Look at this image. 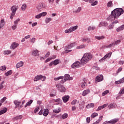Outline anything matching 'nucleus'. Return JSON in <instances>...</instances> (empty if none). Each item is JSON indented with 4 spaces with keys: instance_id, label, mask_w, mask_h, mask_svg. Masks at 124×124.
I'll use <instances>...</instances> for the list:
<instances>
[{
    "instance_id": "nucleus-39",
    "label": "nucleus",
    "mask_w": 124,
    "mask_h": 124,
    "mask_svg": "<svg viewBox=\"0 0 124 124\" xmlns=\"http://www.w3.org/2000/svg\"><path fill=\"white\" fill-rule=\"evenodd\" d=\"M95 29V27L94 26H89L88 28V31H93V30Z\"/></svg>"
},
{
    "instance_id": "nucleus-46",
    "label": "nucleus",
    "mask_w": 124,
    "mask_h": 124,
    "mask_svg": "<svg viewBox=\"0 0 124 124\" xmlns=\"http://www.w3.org/2000/svg\"><path fill=\"white\" fill-rule=\"evenodd\" d=\"M98 114L96 112H94L91 115V118H95V117H97Z\"/></svg>"
},
{
    "instance_id": "nucleus-1",
    "label": "nucleus",
    "mask_w": 124,
    "mask_h": 124,
    "mask_svg": "<svg viewBox=\"0 0 124 124\" xmlns=\"http://www.w3.org/2000/svg\"><path fill=\"white\" fill-rule=\"evenodd\" d=\"M124 11L122 8L115 9L111 13V15L108 17L107 19L110 21H114L115 19L119 18L122 14H124Z\"/></svg>"
},
{
    "instance_id": "nucleus-32",
    "label": "nucleus",
    "mask_w": 124,
    "mask_h": 124,
    "mask_svg": "<svg viewBox=\"0 0 124 124\" xmlns=\"http://www.w3.org/2000/svg\"><path fill=\"white\" fill-rule=\"evenodd\" d=\"M86 47V45H81L80 46H78L76 47V49H83V48Z\"/></svg>"
},
{
    "instance_id": "nucleus-49",
    "label": "nucleus",
    "mask_w": 124,
    "mask_h": 124,
    "mask_svg": "<svg viewBox=\"0 0 124 124\" xmlns=\"http://www.w3.org/2000/svg\"><path fill=\"white\" fill-rule=\"evenodd\" d=\"M3 84H4V81H3L1 82V83L0 84V90H2V89H3L4 86L2 85Z\"/></svg>"
},
{
    "instance_id": "nucleus-8",
    "label": "nucleus",
    "mask_w": 124,
    "mask_h": 124,
    "mask_svg": "<svg viewBox=\"0 0 124 124\" xmlns=\"http://www.w3.org/2000/svg\"><path fill=\"white\" fill-rule=\"evenodd\" d=\"M80 64L81 63L79 61H77L72 65V68H78L80 66Z\"/></svg>"
},
{
    "instance_id": "nucleus-22",
    "label": "nucleus",
    "mask_w": 124,
    "mask_h": 124,
    "mask_svg": "<svg viewBox=\"0 0 124 124\" xmlns=\"http://www.w3.org/2000/svg\"><path fill=\"white\" fill-rule=\"evenodd\" d=\"M123 83H124V78H122L120 80L116 81L115 82V84H116V85H118L119 84H122Z\"/></svg>"
},
{
    "instance_id": "nucleus-47",
    "label": "nucleus",
    "mask_w": 124,
    "mask_h": 124,
    "mask_svg": "<svg viewBox=\"0 0 124 124\" xmlns=\"http://www.w3.org/2000/svg\"><path fill=\"white\" fill-rule=\"evenodd\" d=\"M108 108L109 109H113V108H115V106L113 104H110L108 106Z\"/></svg>"
},
{
    "instance_id": "nucleus-37",
    "label": "nucleus",
    "mask_w": 124,
    "mask_h": 124,
    "mask_svg": "<svg viewBox=\"0 0 124 124\" xmlns=\"http://www.w3.org/2000/svg\"><path fill=\"white\" fill-rule=\"evenodd\" d=\"M82 41H83V42H87V43H89L91 40L88 38H84L83 39Z\"/></svg>"
},
{
    "instance_id": "nucleus-30",
    "label": "nucleus",
    "mask_w": 124,
    "mask_h": 124,
    "mask_svg": "<svg viewBox=\"0 0 124 124\" xmlns=\"http://www.w3.org/2000/svg\"><path fill=\"white\" fill-rule=\"evenodd\" d=\"M124 29V25H122L121 27H119L116 29V31L119 32L121 31H123Z\"/></svg>"
},
{
    "instance_id": "nucleus-31",
    "label": "nucleus",
    "mask_w": 124,
    "mask_h": 124,
    "mask_svg": "<svg viewBox=\"0 0 124 124\" xmlns=\"http://www.w3.org/2000/svg\"><path fill=\"white\" fill-rule=\"evenodd\" d=\"M95 38L96 39H97L98 40H101V39H104V38H105V37L104 36H95Z\"/></svg>"
},
{
    "instance_id": "nucleus-11",
    "label": "nucleus",
    "mask_w": 124,
    "mask_h": 124,
    "mask_svg": "<svg viewBox=\"0 0 124 124\" xmlns=\"http://www.w3.org/2000/svg\"><path fill=\"white\" fill-rule=\"evenodd\" d=\"M111 56H112V52H109L108 54H107L104 57H103L101 59L102 61H104V60L106 59H110V58H111Z\"/></svg>"
},
{
    "instance_id": "nucleus-38",
    "label": "nucleus",
    "mask_w": 124,
    "mask_h": 124,
    "mask_svg": "<svg viewBox=\"0 0 124 124\" xmlns=\"http://www.w3.org/2000/svg\"><path fill=\"white\" fill-rule=\"evenodd\" d=\"M101 81H103V78H95V83H98V82H101Z\"/></svg>"
},
{
    "instance_id": "nucleus-15",
    "label": "nucleus",
    "mask_w": 124,
    "mask_h": 124,
    "mask_svg": "<svg viewBox=\"0 0 124 124\" xmlns=\"http://www.w3.org/2000/svg\"><path fill=\"white\" fill-rule=\"evenodd\" d=\"M14 103L16 105L15 108H20L19 106L21 105L20 101L16 100L14 101Z\"/></svg>"
},
{
    "instance_id": "nucleus-3",
    "label": "nucleus",
    "mask_w": 124,
    "mask_h": 124,
    "mask_svg": "<svg viewBox=\"0 0 124 124\" xmlns=\"http://www.w3.org/2000/svg\"><path fill=\"white\" fill-rule=\"evenodd\" d=\"M17 9H18V7L16 5L13 6L11 7V11L12 12L10 16V19H11V20H12V19H13V17L15 16V14Z\"/></svg>"
},
{
    "instance_id": "nucleus-7",
    "label": "nucleus",
    "mask_w": 124,
    "mask_h": 124,
    "mask_svg": "<svg viewBox=\"0 0 124 124\" xmlns=\"http://www.w3.org/2000/svg\"><path fill=\"white\" fill-rule=\"evenodd\" d=\"M118 121H119V119L115 118L109 121H105L103 123V124H115L116 123H117Z\"/></svg>"
},
{
    "instance_id": "nucleus-21",
    "label": "nucleus",
    "mask_w": 124,
    "mask_h": 124,
    "mask_svg": "<svg viewBox=\"0 0 124 124\" xmlns=\"http://www.w3.org/2000/svg\"><path fill=\"white\" fill-rule=\"evenodd\" d=\"M103 118V116H101L98 120H97L95 122L93 123V124H99L101 121H102V119Z\"/></svg>"
},
{
    "instance_id": "nucleus-34",
    "label": "nucleus",
    "mask_w": 124,
    "mask_h": 124,
    "mask_svg": "<svg viewBox=\"0 0 124 124\" xmlns=\"http://www.w3.org/2000/svg\"><path fill=\"white\" fill-rule=\"evenodd\" d=\"M0 70L1 71H4V70H6V66L3 65L0 67Z\"/></svg>"
},
{
    "instance_id": "nucleus-18",
    "label": "nucleus",
    "mask_w": 124,
    "mask_h": 124,
    "mask_svg": "<svg viewBox=\"0 0 124 124\" xmlns=\"http://www.w3.org/2000/svg\"><path fill=\"white\" fill-rule=\"evenodd\" d=\"M90 93H91V91H90V89H87L83 92L82 95L83 96H86V95H87V94H89Z\"/></svg>"
},
{
    "instance_id": "nucleus-36",
    "label": "nucleus",
    "mask_w": 124,
    "mask_h": 124,
    "mask_svg": "<svg viewBox=\"0 0 124 124\" xmlns=\"http://www.w3.org/2000/svg\"><path fill=\"white\" fill-rule=\"evenodd\" d=\"M53 112L54 113H56V114L58 113H60V112H61V108H58V109H53Z\"/></svg>"
},
{
    "instance_id": "nucleus-51",
    "label": "nucleus",
    "mask_w": 124,
    "mask_h": 124,
    "mask_svg": "<svg viewBox=\"0 0 124 124\" xmlns=\"http://www.w3.org/2000/svg\"><path fill=\"white\" fill-rule=\"evenodd\" d=\"M20 18H18L16 20L14 21L15 25H17L18 26V23H19V22H20Z\"/></svg>"
},
{
    "instance_id": "nucleus-62",
    "label": "nucleus",
    "mask_w": 124,
    "mask_h": 124,
    "mask_svg": "<svg viewBox=\"0 0 124 124\" xmlns=\"http://www.w3.org/2000/svg\"><path fill=\"white\" fill-rule=\"evenodd\" d=\"M39 111V108H36L34 110V113H37Z\"/></svg>"
},
{
    "instance_id": "nucleus-55",
    "label": "nucleus",
    "mask_w": 124,
    "mask_h": 124,
    "mask_svg": "<svg viewBox=\"0 0 124 124\" xmlns=\"http://www.w3.org/2000/svg\"><path fill=\"white\" fill-rule=\"evenodd\" d=\"M17 24H15L12 27V30H13L14 31H15V30H16V29H17Z\"/></svg>"
},
{
    "instance_id": "nucleus-58",
    "label": "nucleus",
    "mask_w": 124,
    "mask_h": 124,
    "mask_svg": "<svg viewBox=\"0 0 124 124\" xmlns=\"http://www.w3.org/2000/svg\"><path fill=\"white\" fill-rule=\"evenodd\" d=\"M35 78H46L45 76H43L42 75H38L35 77Z\"/></svg>"
},
{
    "instance_id": "nucleus-63",
    "label": "nucleus",
    "mask_w": 124,
    "mask_h": 124,
    "mask_svg": "<svg viewBox=\"0 0 124 124\" xmlns=\"http://www.w3.org/2000/svg\"><path fill=\"white\" fill-rule=\"evenodd\" d=\"M96 78H103V75H99L98 76L96 77Z\"/></svg>"
},
{
    "instance_id": "nucleus-19",
    "label": "nucleus",
    "mask_w": 124,
    "mask_h": 124,
    "mask_svg": "<svg viewBox=\"0 0 124 124\" xmlns=\"http://www.w3.org/2000/svg\"><path fill=\"white\" fill-rule=\"evenodd\" d=\"M89 2L90 3H91V5H92V6H94V5H96V4H97L98 2L97 0L94 1V0H90Z\"/></svg>"
},
{
    "instance_id": "nucleus-43",
    "label": "nucleus",
    "mask_w": 124,
    "mask_h": 124,
    "mask_svg": "<svg viewBox=\"0 0 124 124\" xmlns=\"http://www.w3.org/2000/svg\"><path fill=\"white\" fill-rule=\"evenodd\" d=\"M4 55H9L10 54H11V50H5L3 52Z\"/></svg>"
},
{
    "instance_id": "nucleus-53",
    "label": "nucleus",
    "mask_w": 124,
    "mask_h": 124,
    "mask_svg": "<svg viewBox=\"0 0 124 124\" xmlns=\"http://www.w3.org/2000/svg\"><path fill=\"white\" fill-rule=\"evenodd\" d=\"M5 100H6V97H3L0 101V102L1 103H3V102H4V101H5Z\"/></svg>"
},
{
    "instance_id": "nucleus-10",
    "label": "nucleus",
    "mask_w": 124,
    "mask_h": 124,
    "mask_svg": "<svg viewBox=\"0 0 124 124\" xmlns=\"http://www.w3.org/2000/svg\"><path fill=\"white\" fill-rule=\"evenodd\" d=\"M45 7H46V5L45 3L41 2L39 4L37 7V9H42V8H45Z\"/></svg>"
},
{
    "instance_id": "nucleus-61",
    "label": "nucleus",
    "mask_w": 124,
    "mask_h": 124,
    "mask_svg": "<svg viewBox=\"0 0 124 124\" xmlns=\"http://www.w3.org/2000/svg\"><path fill=\"white\" fill-rule=\"evenodd\" d=\"M101 109H103L102 108V106H100L97 108L96 111H100V110H101Z\"/></svg>"
},
{
    "instance_id": "nucleus-27",
    "label": "nucleus",
    "mask_w": 124,
    "mask_h": 124,
    "mask_svg": "<svg viewBox=\"0 0 124 124\" xmlns=\"http://www.w3.org/2000/svg\"><path fill=\"white\" fill-rule=\"evenodd\" d=\"M32 102H33V100H30V101H29L26 103V105L25 106V108L28 107V106H31V103H32Z\"/></svg>"
},
{
    "instance_id": "nucleus-41",
    "label": "nucleus",
    "mask_w": 124,
    "mask_h": 124,
    "mask_svg": "<svg viewBox=\"0 0 124 124\" xmlns=\"http://www.w3.org/2000/svg\"><path fill=\"white\" fill-rule=\"evenodd\" d=\"M26 9H27V5L26 4H24L23 5H22V6L21 7V10L23 11H25V10H26Z\"/></svg>"
},
{
    "instance_id": "nucleus-16",
    "label": "nucleus",
    "mask_w": 124,
    "mask_h": 124,
    "mask_svg": "<svg viewBox=\"0 0 124 124\" xmlns=\"http://www.w3.org/2000/svg\"><path fill=\"white\" fill-rule=\"evenodd\" d=\"M24 66V62L22 61H20L18 62L16 66V68H19V67H22V66Z\"/></svg>"
},
{
    "instance_id": "nucleus-12",
    "label": "nucleus",
    "mask_w": 124,
    "mask_h": 124,
    "mask_svg": "<svg viewBox=\"0 0 124 124\" xmlns=\"http://www.w3.org/2000/svg\"><path fill=\"white\" fill-rule=\"evenodd\" d=\"M19 46V44L16 42H14L11 46L10 48L13 50H14L15 48H17Z\"/></svg>"
},
{
    "instance_id": "nucleus-56",
    "label": "nucleus",
    "mask_w": 124,
    "mask_h": 124,
    "mask_svg": "<svg viewBox=\"0 0 124 124\" xmlns=\"http://www.w3.org/2000/svg\"><path fill=\"white\" fill-rule=\"evenodd\" d=\"M77 102V100L75 99L72 101V102L71 103V104L72 105H75V104H76Z\"/></svg>"
},
{
    "instance_id": "nucleus-26",
    "label": "nucleus",
    "mask_w": 124,
    "mask_h": 124,
    "mask_svg": "<svg viewBox=\"0 0 124 124\" xmlns=\"http://www.w3.org/2000/svg\"><path fill=\"white\" fill-rule=\"evenodd\" d=\"M75 46H76V43H71L70 45L67 46V49H71V48H72L73 47H74Z\"/></svg>"
},
{
    "instance_id": "nucleus-25",
    "label": "nucleus",
    "mask_w": 124,
    "mask_h": 124,
    "mask_svg": "<svg viewBox=\"0 0 124 124\" xmlns=\"http://www.w3.org/2000/svg\"><path fill=\"white\" fill-rule=\"evenodd\" d=\"M93 107H94V104L93 103L89 104L86 106V108L87 109H90V108H93Z\"/></svg>"
},
{
    "instance_id": "nucleus-20",
    "label": "nucleus",
    "mask_w": 124,
    "mask_h": 124,
    "mask_svg": "<svg viewBox=\"0 0 124 124\" xmlns=\"http://www.w3.org/2000/svg\"><path fill=\"white\" fill-rule=\"evenodd\" d=\"M82 8L81 7H78L77 8L74 9L73 12L74 13H79L81 10Z\"/></svg>"
},
{
    "instance_id": "nucleus-6",
    "label": "nucleus",
    "mask_w": 124,
    "mask_h": 124,
    "mask_svg": "<svg viewBox=\"0 0 124 124\" xmlns=\"http://www.w3.org/2000/svg\"><path fill=\"white\" fill-rule=\"evenodd\" d=\"M59 80H60V83L61 84H63L65 82H66L67 80H68V81H71V80H73V78H55L54 81H59Z\"/></svg>"
},
{
    "instance_id": "nucleus-59",
    "label": "nucleus",
    "mask_w": 124,
    "mask_h": 124,
    "mask_svg": "<svg viewBox=\"0 0 124 124\" xmlns=\"http://www.w3.org/2000/svg\"><path fill=\"white\" fill-rule=\"evenodd\" d=\"M120 42H121V40H118L114 42L113 43H114V46H115V45H117V44H119V43H120Z\"/></svg>"
},
{
    "instance_id": "nucleus-54",
    "label": "nucleus",
    "mask_w": 124,
    "mask_h": 124,
    "mask_svg": "<svg viewBox=\"0 0 124 124\" xmlns=\"http://www.w3.org/2000/svg\"><path fill=\"white\" fill-rule=\"evenodd\" d=\"M85 87H87V83L83 82V83H82V84H81V88L84 89V88H85Z\"/></svg>"
},
{
    "instance_id": "nucleus-24",
    "label": "nucleus",
    "mask_w": 124,
    "mask_h": 124,
    "mask_svg": "<svg viewBox=\"0 0 124 124\" xmlns=\"http://www.w3.org/2000/svg\"><path fill=\"white\" fill-rule=\"evenodd\" d=\"M107 6L110 8L113 7V2L112 1H109L107 4Z\"/></svg>"
},
{
    "instance_id": "nucleus-2",
    "label": "nucleus",
    "mask_w": 124,
    "mask_h": 124,
    "mask_svg": "<svg viewBox=\"0 0 124 124\" xmlns=\"http://www.w3.org/2000/svg\"><path fill=\"white\" fill-rule=\"evenodd\" d=\"M93 55L92 54L90 53H86L84 54L80 61L81 64H85V63H87L88 62L91 61Z\"/></svg>"
},
{
    "instance_id": "nucleus-14",
    "label": "nucleus",
    "mask_w": 124,
    "mask_h": 124,
    "mask_svg": "<svg viewBox=\"0 0 124 124\" xmlns=\"http://www.w3.org/2000/svg\"><path fill=\"white\" fill-rule=\"evenodd\" d=\"M4 26H5V21H4V19H1L0 21V29H3Z\"/></svg>"
},
{
    "instance_id": "nucleus-33",
    "label": "nucleus",
    "mask_w": 124,
    "mask_h": 124,
    "mask_svg": "<svg viewBox=\"0 0 124 124\" xmlns=\"http://www.w3.org/2000/svg\"><path fill=\"white\" fill-rule=\"evenodd\" d=\"M12 74V70H10V71L7 72L5 73V76H9Z\"/></svg>"
},
{
    "instance_id": "nucleus-48",
    "label": "nucleus",
    "mask_w": 124,
    "mask_h": 124,
    "mask_svg": "<svg viewBox=\"0 0 124 124\" xmlns=\"http://www.w3.org/2000/svg\"><path fill=\"white\" fill-rule=\"evenodd\" d=\"M52 21V18H46V24H48V23H50Z\"/></svg>"
},
{
    "instance_id": "nucleus-23",
    "label": "nucleus",
    "mask_w": 124,
    "mask_h": 124,
    "mask_svg": "<svg viewBox=\"0 0 124 124\" xmlns=\"http://www.w3.org/2000/svg\"><path fill=\"white\" fill-rule=\"evenodd\" d=\"M48 114H49V110L47 108L44 109L43 112L44 116H45V117H47V116H48Z\"/></svg>"
},
{
    "instance_id": "nucleus-60",
    "label": "nucleus",
    "mask_w": 124,
    "mask_h": 124,
    "mask_svg": "<svg viewBox=\"0 0 124 124\" xmlns=\"http://www.w3.org/2000/svg\"><path fill=\"white\" fill-rule=\"evenodd\" d=\"M36 19H40L41 18V15L40 14L35 16Z\"/></svg>"
},
{
    "instance_id": "nucleus-35",
    "label": "nucleus",
    "mask_w": 124,
    "mask_h": 124,
    "mask_svg": "<svg viewBox=\"0 0 124 124\" xmlns=\"http://www.w3.org/2000/svg\"><path fill=\"white\" fill-rule=\"evenodd\" d=\"M53 62L54 65H57L60 63V60H55Z\"/></svg>"
},
{
    "instance_id": "nucleus-13",
    "label": "nucleus",
    "mask_w": 124,
    "mask_h": 124,
    "mask_svg": "<svg viewBox=\"0 0 124 124\" xmlns=\"http://www.w3.org/2000/svg\"><path fill=\"white\" fill-rule=\"evenodd\" d=\"M39 51L37 49L34 50L32 52V55L34 57H39Z\"/></svg>"
},
{
    "instance_id": "nucleus-44",
    "label": "nucleus",
    "mask_w": 124,
    "mask_h": 124,
    "mask_svg": "<svg viewBox=\"0 0 124 124\" xmlns=\"http://www.w3.org/2000/svg\"><path fill=\"white\" fill-rule=\"evenodd\" d=\"M45 78H35L34 79V82H36V81H38V80H41L42 81H45Z\"/></svg>"
},
{
    "instance_id": "nucleus-50",
    "label": "nucleus",
    "mask_w": 124,
    "mask_h": 124,
    "mask_svg": "<svg viewBox=\"0 0 124 124\" xmlns=\"http://www.w3.org/2000/svg\"><path fill=\"white\" fill-rule=\"evenodd\" d=\"M40 14L41 15V17H43V16H46L47 15V12H44L42 13H40Z\"/></svg>"
},
{
    "instance_id": "nucleus-28",
    "label": "nucleus",
    "mask_w": 124,
    "mask_h": 124,
    "mask_svg": "<svg viewBox=\"0 0 124 124\" xmlns=\"http://www.w3.org/2000/svg\"><path fill=\"white\" fill-rule=\"evenodd\" d=\"M22 118V115L17 116L13 118V121H18V120H21Z\"/></svg>"
},
{
    "instance_id": "nucleus-57",
    "label": "nucleus",
    "mask_w": 124,
    "mask_h": 124,
    "mask_svg": "<svg viewBox=\"0 0 124 124\" xmlns=\"http://www.w3.org/2000/svg\"><path fill=\"white\" fill-rule=\"evenodd\" d=\"M108 28L109 30H112V29L114 28V24H112V23L110 24Z\"/></svg>"
},
{
    "instance_id": "nucleus-29",
    "label": "nucleus",
    "mask_w": 124,
    "mask_h": 124,
    "mask_svg": "<svg viewBox=\"0 0 124 124\" xmlns=\"http://www.w3.org/2000/svg\"><path fill=\"white\" fill-rule=\"evenodd\" d=\"M6 112H7V108H5L0 111V115H2V114H4V113H6Z\"/></svg>"
},
{
    "instance_id": "nucleus-5",
    "label": "nucleus",
    "mask_w": 124,
    "mask_h": 124,
    "mask_svg": "<svg viewBox=\"0 0 124 124\" xmlns=\"http://www.w3.org/2000/svg\"><path fill=\"white\" fill-rule=\"evenodd\" d=\"M78 29V26L76 25L74 27H71L69 29L65 30V33H70L75 31H76Z\"/></svg>"
},
{
    "instance_id": "nucleus-17",
    "label": "nucleus",
    "mask_w": 124,
    "mask_h": 124,
    "mask_svg": "<svg viewBox=\"0 0 124 124\" xmlns=\"http://www.w3.org/2000/svg\"><path fill=\"white\" fill-rule=\"evenodd\" d=\"M62 100L64 103L67 102L69 100V95H64L62 97Z\"/></svg>"
},
{
    "instance_id": "nucleus-52",
    "label": "nucleus",
    "mask_w": 124,
    "mask_h": 124,
    "mask_svg": "<svg viewBox=\"0 0 124 124\" xmlns=\"http://www.w3.org/2000/svg\"><path fill=\"white\" fill-rule=\"evenodd\" d=\"M124 88H122L119 92V94H124Z\"/></svg>"
},
{
    "instance_id": "nucleus-42",
    "label": "nucleus",
    "mask_w": 124,
    "mask_h": 124,
    "mask_svg": "<svg viewBox=\"0 0 124 124\" xmlns=\"http://www.w3.org/2000/svg\"><path fill=\"white\" fill-rule=\"evenodd\" d=\"M112 46H115V45H114V43H112L110 44H109V45H106L105 46V47L106 48H111V47H112Z\"/></svg>"
},
{
    "instance_id": "nucleus-9",
    "label": "nucleus",
    "mask_w": 124,
    "mask_h": 124,
    "mask_svg": "<svg viewBox=\"0 0 124 124\" xmlns=\"http://www.w3.org/2000/svg\"><path fill=\"white\" fill-rule=\"evenodd\" d=\"M108 26V23L106 21L101 22L98 25L99 28H101V27H107Z\"/></svg>"
},
{
    "instance_id": "nucleus-64",
    "label": "nucleus",
    "mask_w": 124,
    "mask_h": 124,
    "mask_svg": "<svg viewBox=\"0 0 124 124\" xmlns=\"http://www.w3.org/2000/svg\"><path fill=\"white\" fill-rule=\"evenodd\" d=\"M35 41V38H33L31 39V43H34Z\"/></svg>"
},
{
    "instance_id": "nucleus-45",
    "label": "nucleus",
    "mask_w": 124,
    "mask_h": 124,
    "mask_svg": "<svg viewBox=\"0 0 124 124\" xmlns=\"http://www.w3.org/2000/svg\"><path fill=\"white\" fill-rule=\"evenodd\" d=\"M68 117V114L67 113H64L62 115V119H67V117Z\"/></svg>"
},
{
    "instance_id": "nucleus-40",
    "label": "nucleus",
    "mask_w": 124,
    "mask_h": 124,
    "mask_svg": "<svg viewBox=\"0 0 124 124\" xmlns=\"http://www.w3.org/2000/svg\"><path fill=\"white\" fill-rule=\"evenodd\" d=\"M108 93H109V90H106L102 93V96H105V95H106Z\"/></svg>"
},
{
    "instance_id": "nucleus-4",
    "label": "nucleus",
    "mask_w": 124,
    "mask_h": 124,
    "mask_svg": "<svg viewBox=\"0 0 124 124\" xmlns=\"http://www.w3.org/2000/svg\"><path fill=\"white\" fill-rule=\"evenodd\" d=\"M56 87L58 89V91L61 92V93H65V91H66L65 87L60 84H56Z\"/></svg>"
}]
</instances>
